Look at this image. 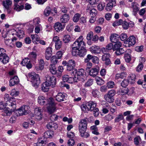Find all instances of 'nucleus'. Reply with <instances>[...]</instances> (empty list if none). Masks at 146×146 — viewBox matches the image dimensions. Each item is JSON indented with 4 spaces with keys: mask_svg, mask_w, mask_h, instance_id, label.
<instances>
[{
    "mask_svg": "<svg viewBox=\"0 0 146 146\" xmlns=\"http://www.w3.org/2000/svg\"><path fill=\"white\" fill-rule=\"evenodd\" d=\"M116 92L115 90H110L104 96L105 100L109 103L113 102L114 100V96Z\"/></svg>",
    "mask_w": 146,
    "mask_h": 146,
    "instance_id": "obj_4",
    "label": "nucleus"
},
{
    "mask_svg": "<svg viewBox=\"0 0 146 146\" xmlns=\"http://www.w3.org/2000/svg\"><path fill=\"white\" fill-rule=\"evenodd\" d=\"M62 80L63 82H72L74 81V82H78V81L83 82L84 80L82 78H80L78 77H75L73 78L71 77H69V75L65 74L63 75L62 77Z\"/></svg>",
    "mask_w": 146,
    "mask_h": 146,
    "instance_id": "obj_5",
    "label": "nucleus"
},
{
    "mask_svg": "<svg viewBox=\"0 0 146 146\" xmlns=\"http://www.w3.org/2000/svg\"><path fill=\"white\" fill-rule=\"evenodd\" d=\"M58 59L56 56H53L51 58L50 60L51 63L52 64H54L55 65L58 62Z\"/></svg>",
    "mask_w": 146,
    "mask_h": 146,
    "instance_id": "obj_47",
    "label": "nucleus"
},
{
    "mask_svg": "<svg viewBox=\"0 0 146 146\" xmlns=\"http://www.w3.org/2000/svg\"><path fill=\"white\" fill-rule=\"evenodd\" d=\"M19 82V79L17 76H15L11 78L10 81V82Z\"/></svg>",
    "mask_w": 146,
    "mask_h": 146,
    "instance_id": "obj_59",
    "label": "nucleus"
},
{
    "mask_svg": "<svg viewBox=\"0 0 146 146\" xmlns=\"http://www.w3.org/2000/svg\"><path fill=\"white\" fill-rule=\"evenodd\" d=\"M54 28L55 30L57 32L62 31L63 27L61 23L57 22L54 25Z\"/></svg>",
    "mask_w": 146,
    "mask_h": 146,
    "instance_id": "obj_24",
    "label": "nucleus"
},
{
    "mask_svg": "<svg viewBox=\"0 0 146 146\" xmlns=\"http://www.w3.org/2000/svg\"><path fill=\"white\" fill-rule=\"evenodd\" d=\"M49 70L50 72L53 74H57V72L55 65L51 64L49 66Z\"/></svg>",
    "mask_w": 146,
    "mask_h": 146,
    "instance_id": "obj_28",
    "label": "nucleus"
},
{
    "mask_svg": "<svg viewBox=\"0 0 146 146\" xmlns=\"http://www.w3.org/2000/svg\"><path fill=\"white\" fill-rule=\"evenodd\" d=\"M136 76L135 74H130L128 78V82H133L135 81Z\"/></svg>",
    "mask_w": 146,
    "mask_h": 146,
    "instance_id": "obj_36",
    "label": "nucleus"
},
{
    "mask_svg": "<svg viewBox=\"0 0 146 146\" xmlns=\"http://www.w3.org/2000/svg\"><path fill=\"white\" fill-rule=\"evenodd\" d=\"M143 66L142 63L141 62L136 67V71L138 72L141 71L143 68Z\"/></svg>",
    "mask_w": 146,
    "mask_h": 146,
    "instance_id": "obj_54",
    "label": "nucleus"
},
{
    "mask_svg": "<svg viewBox=\"0 0 146 146\" xmlns=\"http://www.w3.org/2000/svg\"><path fill=\"white\" fill-rule=\"evenodd\" d=\"M112 129L111 126H106L104 128V133L106 134L108 132L111 131Z\"/></svg>",
    "mask_w": 146,
    "mask_h": 146,
    "instance_id": "obj_45",
    "label": "nucleus"
},
{
    "mask_svg": "<svg viewBox=\"0 0 146 146\" xmlns=\"http://www.w3.org/2000/svg\"><path fill=\"white\" fill-rule=\"evenodd\" d=\"M127 35L125 33H122L119 36V38L122 41H124L127 40Z\"/></svg>",
    "mask_w": 146,
    "mask_h": 146,
    "instance_id": "obj_51",
    "label": "nucleus"
},
{
    "mask_svg": "<svg viewBox=\"0 0 146 146\" xmlns=\"http://www.w3.org/2000/svg\"><path fill=\"white\" fill-rule=\"evenodd\" d=\"M11 110L10 111L9 110L5 108L4 109V112L1 114L3 116H10L13 111L11 109Z\"/></svg>",
    "mask_w": 146,
    "mask_h": 146,
    "instance_id": "obj_37",
    "label": "nucleus"
},
{
    "mask_svg": "<svg viewBox=\"0 0 146 146\" xmlns=\"http://www.w3.org/2000/svg\"><path fill=\"white\" fill-rule=\"evenodd\" d=\"M48 100H46L44 97L42 96H39L38 98V103L42 105H44L45 104H46V102H47L48 103Z\"/></svg>",
    "mask_w": 146,
    "mask_h": 146,
    "instance_id": "obj_25",
    "label": "nucleus"
},
{
    "mask_svg": "<svg viewBox=\"0 0 146 146\" xmlns=\"http://www.w3.org/2000/svg\"><path fill=\"white\" fill-rule=\"evenodd\" d=\"M87 105L89 110L91 111H92L94 109L96 108L97 104L95 102L90 101L87 103Z\"/></svg>",
    "mask_w": 146,
    "mask_h": 146,
    "instance_id": "obj_18",
    "label": "nucleus"
},
{
    "mask_svg": "<svg viewBox=\"0 0 146 146\" xmlns=\"http://www.w3.org/2000/svg\"><path fill=\"white\" fill-rule=\"evenodd\" d=\"M21 64L24 66H26L28 69L31 68L32 67V65L30 62L29 59L25 58L21 62Z\"/></svg>",
    "mask_w": 146,
    "mask_h": 146,
    "instance_id": "obj_11",
    "label": "nucleus"
},
{
    "mask_svg": "<svg viewBox=\"0 0 146 146\" xmlns=\"http://www.w3.org/2000/svg\"><path fill=\"white\" fill-rule=\"evenodd\" d=\"M83 37L81 36L74 42L72 45L73 48L81 49L85 46V43L83 40Z\"/></svg>",
    "mask_w": 146,
    "mask_h": 146,
    "instance_id": "obj_1",
    "label": "nucleus"
},
{
    "mask_svg": "<svg viewBox=\"0 0 146 146\" xmlns=\"http://www.w3.org/2000/svg\"><path fill=\"white\" fill-rule=\"evenodd\" d=\"M119 35L116 33L112 34L110 37V41L113 43L119 41Z\"/></svg>",
    "mask_w": 146,
    "mask_h": 146,
    "instance_id": "obj_16",
    "label": "nucleus"
},
{
    "mask_svg": "<svg viewBox=\"0 0 146 146\" xmlns=\"http://www.w3.org/2000/svg\"><path fill=\"white\" fill-rule=\"evenodd\" d=\"M44 63L43 60L41 59L38 60V70H42L44 68Z\"/></svg>",
    "mask_w": 146,
    "mask_h": 146,
    "instance_id": "obj_34",
    "label": "nucleus"
},
{
    "mask_svg": "<svg viewBox=\"0 0 146 146\" xmlns=\"http://www.w3.org/2000/svg\"><path fill=\"white\" fill-rule=\"evenodd\" d=\"M78 56L80 57H83L84 56L86 53L87 50L84 47L78 50Z\"/></svg>",
    "mask_w": 146,
    "mask_h": 146,
    "instance_id": "obj_32",
    "label": "nucleus"
},
{
    "mask_svg": "<svg viewBox=\"0 0 146 146\" xmlns=\"http://www.w3.org/2000/svg\"><path fill=\"white\" fill-rule=\"evenodd\" d=\"M97 10L94 8H92L90 11V14L92 15V16L94 17L96 16L97 14Z\"/></svg>",
    "mask_w": 146,
    "mask_h": 146,
    "instance_id": "obj_57",
    "label": "nucleus"
},
{
    "mask_svg": "<svg viewBox=\"0 0 146 146\" xmlns=\"http://www.w3.org/2000/svg\"><path fill=\"white\" fill-rule=\"evenodd\" d=\"M52 41L55 43V47L56 49H59L62 46V42L59 39V37L57 36H54Z\"/></svg>",
    "mask_w": 146,
    "mask_h": 146,
    "instance_id": "obj_8",
    "label": "nucleus"
},
{
    "mask_svg": "<svg viewBox=\"0 0 146 146\" xmlns=\"http://www.w3.org/2000/svg\"><path fill=\"white\" fill-rule=\"evenodd\" d=\"M21 64L24 66H26L28 69L31 68L32 67V65L30 62L29 59L25 58L21 62Z\"/></svg>",
    "mask_w": 146,
    "mask_h": 146,
    "instance_id": "obj_12",
    "label": "nucleus"
},
{
    "mask_svg": "<svg viewBox=\"0 0 146 146\" xmlns=\"http://www.w3.org/2000/svg\"><path fill=\"white\" fill-rule=\"evenodd\" d=\"M46 81L45 82H55L56 78L55 77L47 75L46 77Z\"/></svg>",
    "mask_w": 146,
    "mask_h": 146,
    "instance_id": "obj_35",
    "label": "nucleus"
},
{
    "mask_svg": "<svg viewBox=\"0 0 146 146\" xmlns=\"http://www.w3.org/2000/svg\"><path fill=\"white\" fill-rule=\"evenodd\" d=\"M90 50L92 53L95 54H98L100 51V47L96 45L92 46L90 48Z\"/></svg>",
    "mask_w": 146,
    "mask_h": 146,
    "instance_id": "obj_22",
    "label": "nucleus"
},
{
    "mask_svg": "<svg viewBox=\"0 0 146 146\" xmlns=\"http://www.w3.org/2000/svg\"><path fill=\"white\" fill-rule=\"evenodd\" d=\"M86 130H79L81 136L84 138H87L90 136L89 134L86 132Z\"/></svg>",
    "mask_w": 146,
    "mask_h": 146,
    "instance_id": "obj_29",
    "label": "nucleus"
},
{
    "mask_svg": "<svg viewBox=\"0 0 146 146\" xmlns=\"http://www.w3.org/2000/svg\"><path fill=\"white\" fill-rule=\"evenodd\" d=\"M92 111H93V114L95 117H97L99 115V111L98 108H96L94 109Z\"/></svg>",
    "mask_w": 146,
    "mask_h": 146,
    "instance_id": "obj_53",
    "label": "nucleus"
},
{
    "mask_svg": "<svg viewBox=\"0 0 146 146\" xmlns=\"http://www.w3.org/2000/svg\"><path fill=\"white\" fill-rule=\"evenodd\" d=\"M105 6L104 3H100L98 6V8L100 11H102L103 10Z\"/></svg>",
    "mask_w": 146,
    "mask_h": 146,
    "instance_id": "obj_55",
    "label": "nucleus"
},
{
    "mask_svg": "<svg viewBox=\"0 0 146 146\" xmlns=\"http://www.w3.org/2000/svg\"><path fill=\"white\" fill-rule=\"evenodd\" d=\"M72 73L73 74L76 73L78 76H81L84 75L85 71L82 68L78 69V70L76 69H74Z\"/></svg>",
    "mask_w": 146,
    "mask_h": 146,
    "instance_id": "obj_20",
    "label": "nucleus"
},
{
    "mask_svg": "<svg viewBox=\"0 0 146 146\" xmlns=\"http://www.w3.org/2000/svg\"><path fill=\"white\" fill-rule=\"evenodd\" d=\"M70 19L69 15L68 14H65L62 15L60 17V21L62 23H67Z\"/></svg>",
    "mask_w": 146,
    "mask_h": 146,
    "instance_id": "obj_21",
    "label": "nucleus"
},
{
    "mask_svg": "<svg viewBox=\"0 0 146 146\" xmlns=\"http://www.w3.org/2000/svg\"><path fill=\"white\" fill-rule=\"evenodd\" d=\"M24 7L23 5H19L17 3H15L14 5V10L17 11H19L23 10Z\"/></svg>",
    "mask_w": 146,
    "mask_h": 146,
    "instance_id": "obj_30",
    "label": "nucleus"
},
{
    "mask_svg": "<svg viewBox=\"0 0 146 146\" xmlns=\"http://www.w3.org/2000/svg\"><path fill=\"white\" fill-rule=\"evenodd\" d=\"M51 11V8L49 7L48 6L46 7L44 12V14L46 16H48L50 14Z\"/></svg>",
    "mask_w": 146,
    "mask_h": 146,
    "instance_id": "obj_39",
    "label": "nucleus"
},
{
    "mask_svg": "<svg viewBox=\"0 0 146 146\" xmlns=\"http://www.w3.org/2000/svg\"><path fill=\"white\" fill-rule=\"evenodd\" d=\"M99 70L98 67L93 68L90 70L89 74L90 76L94 77L98 74Z\"/></svg>",
    "mask_w": 146,
    "mask_h": 146,
    "instance_id": "obj_14",
    "label": "nucleus"
},
{
    "mask_svg": "<svg viewBox=\"0 0 146 146\" xmlns=\"http://www.w3.org/2000/svg\"><path fill=\"white\" fill-rule=\"evenodd\" d=\"M115 50V53L117 55L122 54L125 52L124 50L122 48H120Z\"/></svg>",
    "mask_w": 146,
    "mask_h": 146,
    "instance_id": "obj_49",
    "label": "nucleus"
},
{
    "mask_svg": "<svg viewBox=\"0 0 146 146\" xmlns=\"http://www.w3.org/2000/svg\"><path fill=\"white\" fill-rule=\"evenodd\" d=\"M0 56V60L3 64H6L9 62V57L7 54Z\"/></svg>",
    "mask_w": 146,
    "mask_h": 146,
    "instance_id": "obj_19",
    "label": "nucleus"
},
{
    "mask_svg": "<svg viewBox=\"0 0 146 146\" xmlns=\"http://www.w3.org/2000/svg\"><path fill=\"white\" fill-rule=\"evenodd\" d=\"M44 134V137L46 138H52L53 136V132L51 131H48Z\"/></svg>",
    "mask_w": 146,
    "mask_h": 146,
    "instance_id": "obj_33",
    "label": "nucleus"
},
{
    "mask_svg": "<svg viewBox=\"0 0 146 146\" xmlns=\"http://www.w3.org/2000/svg\"><path fill=\"white\" fill-rule=\"evenodd\" d=\"M66 94L64 93L59 92L56 95L55 98L56 100L58 102H62L66 100L65 99Z\"/></svg>",
    "mask_w": 146,
    "mask_h": 146,
    "instance_id": "obj_9",
    "label": "nucleus"
},
{
    "mask_svg": "<svg viewBox=\"0 0 146 146\" xmlns=\"http://www.w3.org/2000/svg\"><path fill=\"white\" fill-rule=\"evenodd\" d=\"M28 76L29 78L33 81L36 78V74L35 72H32L29 73Z\"/></svg>",
    "mask_w": 146,
    "mask_h": 146,
    "instance_id": "obj_41",
    "label": "nucleus"
},
{
    "mask_svg": "<svg viewBox=\"0 0 146 146\" xmlns=\"http://www.w3.org/2000/svg\"><path fill=\"white\" fill-rule=\"evenodd\" d=\"M52 53V49L51 47H48L46 50L45 55L46 59L47 60H49L51 57Z\"/></svg>",
    "mask_w": 146,
    "mask_h": 146,
    "instance_id": "obj_17",
    "label": "nucleus"
},
{
    "mask_svg": "<svg viewBox=\"0 0 146 146\" xmlns=\"http://www.w3.org/2000/svg\"><path fill=\"white\" fill-rule=\"evenodd\" d=\"M4 99L5 101L9 102L12 100H14V99L9 97V95L7 94L5 95Z\"/></svg>",
    "mask_w": 146,
    "mask_h": 146,
    "instance_id": "obj_52",
    "label": "nucleus"
},
{
    "mask_svg": "<svg viewBox=\"0 0 146 146\" xmlns=\"http://www.w3.org/2000/svg\"><path fill=\"white\" fill-rule=\"evenodd\" d=\"M75 62L74 60H69L68 62L66 67L67 70L68 71H70L75 66Z\"/></svg>",
    "mask_w": 146,
    "mask_h": 146,
    "instance_id": "obj_13",
    "label": "nucleus"
},
{
    "mask_svg": "<svg viewBox=\"0 0 146 146\" xmlns=\"http://www.w3.org/2000/svg\"><path fill=\"white\" fill-rule=\"evenodd\" d=\"M7 105L13 108L11 109L12 111H14L16 109V103L15 99H14V100H12L9 102H7Z\"/></svg>",
    "mask_w": 146,
    "mask_h": 146,
    "instance_id": "obj_23",
    "label": "nucleus"
},
{
    "mask_svg": "<svg viewBox=\"0 0 146 146\" xmlns=\"http://www.w3.org/2000/svg\"><path fill=\"white\" fill-rule=\"evenodd\" d=\"M114 43H115V44L113 46V51L117 49L120 48L122 45L121 43L120 42L118 41Z\"/></svg>",
    "mask_w": 146,
    "mask_h": 146,
    "instance_id": "obj_38",
    "label": "nucleus"
},
{
    "mask_svg": "<svg viewBox=\"0 0 146 146\" xmlns=\"http://www.w3.org/2000/svg\"><path fill=\"white\" fill-rule=\"evenodd\" d=\"M46 127L49 129H56L58 128V125L57 124L52 122L48 123L46 125Z\"/></svg>",
    "mask_w": 146,
    "mask_h": 146,
    "instance_id": "obj_26",
    "label": "nucleus"
},
{
    "mask_svg": "<svg viewBox=\"0 0 146 146\" xmlns=\"http://www.w3.org/2000/svg\"><path fill=\"white\" fill-rule=\"evenodd\" d=\"M49 83H43L42 87V90L44 92H46L48 91Z\"/></svg>",
    "mask_w": 146,
    "mask_h": 146,
    "instance_id": "obj_31",
    "label": "nucleus"
},
{
    "mask_svg": "<svg viewBox=\"0 0 146 146\" xmlns=\"http://www.w3.org/2000/svg\"><path fill=\"white\" fill-rule=\"evenodd\" d=\"M93 36V33L92 31L89 32L87 35V39L88 40H90Z\"/></svg>",
    "mask_w": 146,
    "mask_h": 146,
    "instance_id": "obj_63",
    "label": "nucleus"
},
{
    "mask_svg": "<svg viewBox=\"0 0 146 146\" xmlns=\"http://www.w3.org/2000/svg\"><path fill=\"white\" fill-rule=\"evenodd\" d=\"M48 106L47 110L49 113L51 114L53 113L56 110L55 104L54 103V99L52 98H49L48 99Z\"/></svg>",
    "mask_w": 146,
    "mask_h": 146,
    "instance_id": "obj_3",
    "label": "nucleus"
},
{
    "mask_svg": "<svg viewBox=\"0 0 146 146\" xmlns=\"http://www.w3.org/2000/svg\"><path fill=\"white\" fill-rule=\"evenodd\" d=\"M87 118H84L81 119L79 122V130H86L87 127Z\"/></svg>",
    "mask_w": 146,
    "mask_h": 146,
    "instance_id": "obj_6",
    "label": "nucleus"
},
{
    "mask_svg": "<svg viewBox=\"0 0 146 146\" xmlns=\"http://www.w3.org/2000/svg\"><path fill=\"white\" fill-rule=\"evenodd\" d=\"M58 117V116L56 114H53L50 116V119L51 121H54L56 120Z\"/></svg>",
    "mask_w": 146,
    "mask_h": 146,
    "instance_id": "obj_56",
    "label": "nucleus"
},
{
    "mask_svg": "<svg viewBox=\"0 0 146 146\" xmlns=\"http://www.w3.org/2000/svg\"><path fill=\"white\" fill-rule=\"evenodd\" d=\"M2 4L5 9H8L11 5L12 2L10 0H6L3 1Z\"/></svg>",
    "mask_w": 146,
    "mask_h": 146,
    "instance_id": "obj_27",
    "label": "nucleus"
},
{
    "mask_svg": "<svg viewBox=\"0 0 146 146\" xmlns=\"http://www.w3.org/2000/svg\"><path fill=\"white\" fill-rule=\"evenodd\" d=\"M29 57L32 60H35L36 57V52H31L29 55Z\"/></svg>",
    "mask_w": 146,
    "mask_h": 146,
    "instance_id": "obj_40",
    "label": "nucleus"
},
{
    "mask_svg": "<svg viewBox=\"0 0 146 146\" xmlns=\"http://www.w3.org/2000/svg\"><path fill=\"white\" fill-rule=\"evenodd\" d=\"M131 8L133 9L134 14L135 15L139 9V4L136 2H132L131 4Z\"/></svg>",
    "mask_w": 146,
    "mask_h": 146,
    "instance_id": "obj_15",
    "label": "nucleus"
},
{
    "mask_svg": "<svg viewBox=\"0 0 146 146\" xmlns=\"http://www.w3.org/2000/svg\"><path fill=\"white\" fill-rule=\"evenodd\" d=\"M29 107L27 106H22L15 110V112L17 116L25 115L30 112Z\"/></svg>",
    "mask_w": 146,
    "mask_h": 146,
    "instance_id": "obj_2",
    "label": "nucleus"
},
{
    "mask_svg": "<svg viewBox=\"0 0 146 146\" xmlns=\"http://www.w3.org/2000/svg\"><path fill=\"white\" fill-rule=\"evenodd\" d=\"M81 16V15L79 13L76 14L73 18V20L75 22H77Z\"/></svg>",
    "mask_w": 146,
    "mask_h": 146,
    "instance_id": "obj_44",
    "label": "nucleus"
},
{
    "mask_svg": "<svg viewBox=\"0 0 146 146\" xmlns=\"http://www.w3.org/2000/svg\"><path fill=\"white\" fill-rule=\"evenodd\" d=\"M110 56V54L109 53L105 54L102 55V60L103 61L105 60L106 59L109 58Z\"/></svg>",
    "mask_w": 146,
    "mask_h": 146,
    "instance_id": "obj_60",
    "label": "nucleus"
},
{
    "mask_svg": "<svg viewBox=\"0 0 146 146\" xmlns=\"http://www.w3.org/2000/svg\"><path fill=\"white\" fill-rule=\"evenodd\" d=\"M81 109L82 111L84 112H87V111H89V109L87 105L83 104L81 106Z\"/></svg>",
    "mask_w": 146,
    "mask_h": 146,
    "instance_id": "obj_48",
    "label": "nucleus"
},
{
    "mask_svg": "<svg viewBox=\"0 0 146 146\" xmlns=\"http://www.w3.org/2000/svg\"><path fill=\"white\" fill-rule=\"evenodd\" d=\"M75 142L73 139H70L68 140L67 142L68 146H73L74 145Z\"/></svg>",
    "mask_w": 146,
    "mask_h": 146,
    "instance_id": "obj_58",
    "label": "nucleus"
},
{
    "mask_svg": "<svg viewBox=\"0 0 146 146\" xmlns=\"http://www.w3.org/2000/svg\"><path fill=\"white\" fill-rule=\"evenodd\" d=\"M131 50L130 49H128L126 50L124 53V58L125 62L127 63H129L131 60Z\"/></svg>",
    "mask_w": 146,
    "mask_h": 146,
    "instance_id": "obj_7",
    "label": "nucleus"
},
{
    "mask_svg": "<svg viewBox=\"0 0 146 146\" xmlns=\"http://www.w3.org/2000/svg\"><path fill=\"white\" fill-rule=\"evenodd\" d=\"M92 94L94 97H98L99 94V92L97 90H93Z\"/></svg>",
    "mask_w": 146,
    "mask_h": 146,
    "instance_id": "obj_64",
    "label": "nucleus"
},
{
    "mask_svg": "<svg viewBox=\"0 0 146 146\" xmlns=\"http://www.w3.org/2000/svg\"><path fill=\"white\" fill-rule=\"evenodd\" d=\"M38 22H40L39 19L37 18V33H39L42 31V25L41 24H39Z\"/></svg>",
    "mask_w": 146,
    "mask_h": 146,
    "instance_id": "obj_43",
    "label": "nucleus"
},
{
    "mask_svg": "<svg viewBox=\"0 0 146 146\" xmlns=\"http://www.w3.org/2000/svg\"><path fill=\"white\" fill-rule=\"evenodd\" d=\"M24 32L23 30H19L16 32V35L19 38H21L23 37L24 35Z\"/></svg>",
    "mask_w": 146,
    "mask_h": 146,
    "instance_id": "obj_42",
    "label": "nucleus"
},
{
    "mask_svg": "<svg viewBox=\"0 0 146 146\" xmlns=\"http://www.w3.org/2000/svg\"><path fill=\"white\" fill-rule=\"evenodd\" d=\"M126 41L128 42L129 46H132L136 43V38L134 35H131L129 37Z\"/></svg>",
    "mask_w": 146,
    "mask_h": 146,
    "instance_id": "obj_10",
    "label": "nucleus"
},
{
    "mask_svg": "<svg viewBox=\"0 0 146 146\" xmlns=\"http://www.w3.org/2000/svg\"><path fill=\"white\" fill-rule=\"evenodd\" d=\"M79 49L76 48H73L72 47V55L74 56H78Z\"/></svg>",
    "mask_w": 146,
    "mask_h": 146,
    "instance_id": "obj_46",
    "label": "nucleus"
},
{
    "mask_svg": "<svg viewBox=\"0 0 146 146\" xmlns=\"http://www.w3.org/2000/svg\"><path fill=\"white\" fill-rule=\"evenodd\" d=\"M19 94V92L16 91L15 90H12L11 92L10 95L12 96H16L18 95Z\"/></svg>",
    "mask_w": 146,
    "mask_h": 146,
    "instance_id": "obj_62",
    "label": "nucleus"
},
{
    "mask_svg": "<svg viewBox=\"0 0 146 146\" xmlns=\"http://www.w3.org/2000/svg\"><path fill=\"white\" fill-rule=\"evenodd\" d=\"M123 118V116L122 114L119 115L118 116L116 117L115 119V122H118L120 121Z\"/></svg>",
    "mask_w": 146,
    "mask_h": 146,
    "instance_id": "obj_61",
    "label": "nucleus"
},
{
    "mask_svg": "<svg viewBox=\"0 0 146 146\" xmlns=\"http://www.w3.org/2000/svg\"><path fill=\"white\" fill-rule=\"evenodd\" d=\"M70 35H66L64 36L63 40L65 43H68L70 40Z\"/></svg>",
    "mask_w": 146,
    "mask_h": 146,
    "instance_id": "obj_50",
    "label": "nucleus"
}]
</instances>
